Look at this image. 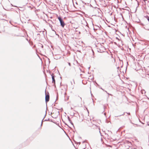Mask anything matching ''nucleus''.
Wrapping results in <instances>:
<instances>
[{"label":"nucleus","instance_id":"nucleus-6","mask_svg":"<svg viewBox=\"0 0 149 149\" xmlns=\"http://www.w3.org/2000/svg\"><path fill=\"white\" fill-rule=\"evenodd\" d=\"M147 18L148 20V21L149 22V17H148Z\"/></svg>","mask_w":149,"mask_h":149},{"label":"nucleus","instance_id":"nucleus-4","mask_svg":"<svg viewBox=\"0 0 149 149\" xmlns=\"http://www.w3.org/2000/svg\"><path fill=\"white\" fill-rule=\"evenodd\" d=\"M52 83H54V84H55V80L54 79V76L53 74H52Z\"/></svg>","mask_w":149,"mask_h":149},{"label":"nucleus","instance_id":"nucleus-7","mask_svg":"<svg viewBox=\"0 0 149 149\" xmlns=\"http://www.w3.org/2000/svg\"><path fill=\"white\" fill-rule=\"evenodd\" d=\"M68 64L69 65H70V66L71 65V64H70V63H68Z\"/></svg>","mask_w":149,"mask_h":149},{"label":"nucleus","instance_id":"nucleus-11","mask_svg":"<svg viewBox=\"0 0 149 149\" xmlns=\"http://www.w3.org/2000/svg\"><path fill=\"white\" fill-rule=\"evenodd\" d=\"M100 52H102V51H100Z\"/></svg>","mask_w":149,"mask_h":149},{"label":"nucleus","instance_id":"nucleus-3","mask_svg":"<svg viewBox=\"0 0 149 149\" xmlns=\"http://www.w3.org/2000/svg\"><path fill=\"white\" fill-rule=\"evenodd\" d=\"M49 100V93L46 94L45 101L46 102H48Z\"/></svg>","mask_w":149,"mask_h":149},{"label":"nucleus","instance_id":"nucleus-12","mask_svg":"<svg viewBox=\"0 0 149 149\" xmlns=\"http://www.w3.org/2000/svg\"><path fill=\"white\" fill-rule=\"evenodd\" d=\"M128 114L130 115V113H128Z\"/></svg>","mask_w":149,"mask_h":149},{"label":"nucleus","instance_id":"nucleus-8","mask_svg":"<svg viewBox=\"0 0 149 149\" xmlns=\"http://www.w3.org/2000/svg\"><path fill=\"white\" fill-rule=\"evenodd\" d=\"M101 47L102 48L104 49V47Z\"/></svg>","mask_w":149,"mask_h":149},{"label":"nucleus","instance_id":"nucleus-2","mask_svg":"<svg viewBox=\"0 0 149 149\" xmlns=\"http://www.w3.org/2000/svg\"><path fill=\"white\" fill-rule=\"evenodd\" d=\"M58 19L60 21L61 26L63 27V28L65 24L64 21L60 17H58Z\"/></svg>","mask_w":149,"mask_h":149},{"label":"nucleus","instance_id":"nucleus-5","mask_svg":"<svg viewBox=\"0 0 149 149\" xmlns=\"http://www.w3.org/2000/svg\"><path fill=\"white\" fill-rule=\"evenodd\" d=\"M95 126L94 125H93V124L91 123H89L88 124V127H92V126Z\"/></svg>","mask_w":149,"mask_h":149},{"label":"nucleus","instance_id":"nucleus-10","mask_svg":"<svg viewBox=\"0 0 149 149\" xmlns=\"http://www.w3.org/2000/svg\"><path fill=\"white\" fill-rule=\"evenodd\" d=\"M57 127V128H59V127H58V126H56Z\"/></svg>","mask_w":149,"mask_h":149},{"label":"nucleus","instance_id":"nucleus-9","mask_svg":"<svg viewBox=\"0 0 149 149\" xmlns=\"http://www.w3.org/2000/svg\"><path fill=\"white\" fill-rule=\"evenodd\" d=\"M80 100L81 101V97H80Z\"/></svg>","mask_w":149,"mask_h":149},{"label":"nucleus","instance_id":"nucleus-1","mask_svg":"<svg viewBox=\"0 0 149 149\" xmlns=\"http://www.w3.org/2000/svg\"><path fill=\"white\" fill-rule=\"evenodd\" d=\"M107 63L110 65L114 64L115 62V59L112 56L109 54L107 53H105L104 54Z\"/></svg>","mask_w":149,"mask_h":149}]
</instances>
